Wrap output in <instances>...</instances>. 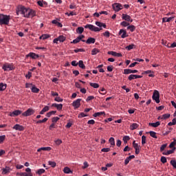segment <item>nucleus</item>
<instances>
[{
	"label": "nucleus",
	"mask_w": 176,
	"mask_h": 176,
	"mask_svg": "<svg viewBox=\"0 0 176 176\" xmlns=\"http://www.w3.org/2000/svg\"><path fill=\"white\" fill-rule=\"evenodd\" d=\"M23 14L24 17L26 18H33L36 15V12L34 10L31 8H26L24 6H20L16 10V14Z\"/></svg>",
	"instance_id": "1"
},
{
	"label": "nucleus",
	"mask_w": 176,
	"mask_h": 176,
	"mask_svg": "<svg viewBox=\"0 0 176 176\" xmlns=\"http://www.w3.org/2000/svg\"><path fill=\"white\" fill-rule=\"evenodd\" d=\"M10 16L0 14V25H8L10 24Z\"/></svg>",
	"instance_id": "2"
},
{
	"label": "nucleus",
	"mask_w": 176,
	"mask_h": 176,
	"mask_svg": "<svg viewBox=\"0 0 176 176\" xmlns=\"http://www.w3.org/2000/svg\"><path fill=\"white\" fill-rule=\"evenodd\" d=\"M85 28L93 31L94 32H99L100 31L102 30V28H99L91 24H87L86 25H85Z\"/></svg>",
	"instance_id": "3"
},
{
	"label": "nucleus",
	"mask_w": 176,
	"mask_h": 176,
	"mask_svg": "<svg viewBox=\"0 0 176 176\" xmlns=\"http://www.w3.org/2000/svg\"><path fill=\"white\" fill-rule=\"evenodd\" d=\"M151 98L153 99V100L155 101L156 103H160V94L159 93V91L157 90L154 91Z\"/></svg>",
	"instance_id": "4"
},
{
	"label": "nucleus",
	"mask_w": 176,
	"mask_h": 176,
	"mask_svg": "<svg viewBox=\"0 0 176 176\" xmlns=\"http://www.w3.org/2000/svg\"><path fill=\"white\" fill-rule=\"evenodd\" d=\"M2 69L5 72H10L14 69V66L12 63H5L2 66Z\"/></svg>",
	"instance_id": "5"
},
{
	"label": "nucleus",
	"mask_w": 176,
	"mask_h": 176,
	"mask_svg": "<svg viewBox=\"0 0 176 176\" xmlns=\"http://www.w3.org/2000/svg\"><path fill=\"white\" fill-rule=\"evenodd\" d=\"M34 113H35V111L33 109H28L26 110V111L22 113V116L23 117L31 116L32 115H34Z\"/></svg>",
	"instance_id": "6"
},
{
	"label": "nucleus",
	"mask_w": 176,
	"mask_h": 176,
	"mask_svg": "<svg viewBox=\"0 0 176 176\" xmlns=\"http://www.w3.org/2000/svg\"><path fill=\"white\" fill-rule=\"evenodd\" d=\"M112 7L113 10H114L116 12H118L123 9V6L120 4L119 3H115L112 5Z\"/></svg>",
	"instance_id": "7"
},
{
	"label": "nucleus",
	"mask_w": 176,
	"mask_h": 176,
	"mask_svg": "<svg viewBox=\"0 0 176 176\" xmlns=\"http://www.w3.org/2000/svg\"><path fill=\"white\" fill-rule=\"evenodd\" d=\"M26 173H16V175L20 176H33V174L31 173V168H27Z\"/></svg>",
	"instance_id": "8"
},
{
	"label": "nucleus",
	"mask_w": 176,
	"mask_h": 176,
	"mask_svg": "<svg viewBox=\"0 0 176 176\" xmlns=\"http://www.w3.org/2000/svg\"><path fill=\"white\" fill-rule=\"evenodd\" d=\"M122 19L123 21H126V22L133 23V19H131V16L126 14H122Z\"/></svg>",
	"instance_id": "9"
},
{
	"label": "nucleus",
	"mask_w": 176,
	"mask_h": 176,
	"mask_svg": "<svg viewBox=\"0 0 176 176\" xmlns=\"http://www.w3.org/2000/svg\"><path fill=\"white\" fill-rule=\"evenodd\" d=\"M21 114H23V111L21 110H14L13 112L10 113V116L15 117Z\"/></svg>",
	"instance_id": "10"
},
{
	"label": "nucleus",
	"mask_w": 176,
	"mask_h": 176,
	"mask_svg": "<svg viewBox=\"0 0 176 176\" xmlns=\"http://www.w3.org/2000/svg\"><path fill=\"white\" fill-rule=\"evenodd\" d=\"M138 73V70L134 69V70H131V69H123V74L124 75H128L130 74H136Z\"/></svg>",
	"instance_id": "11"
},
{
	"label": "nucleus",
	"mask_w": 176,
	"mask_h": 176,
	"mask_svg": "<svg viewBox=\"0 0 176 176\" xmlns=\"http://www.w3.org/2000/svg\"><path fill=\"white\" fill-rule=\"evenodd\" d=\"M13 129L15 131H23V130H25V128H23V126H21L19 124H16L14 125Z\"/></svg>",
	"instance_id": "12"
},
{
	"label": "nucleus",
	"mask_w": 176,
	"mask_h": 176,
	"mask_svg": "<svg viewBox=\"0 0 176 176\" xmlns=\"http://www.w3.org/2000/svg\"><path fill=\"white\" fill-rule=\"evenodd\" d=\"M142 78V76H139L136 74H131L129 76H128V80H133L135 79L141 78Z\"/></svg>",
	"instance_id": "13"
},
{
	"label": "nucleus",
	"mask_w": 176,
	"mask_h": 176,
	"mask_svg": "<svg viewBox=\"0 0 176 176\" xmlns=\"http://www.w3.org/2000/svg\"><path fill=\"white\" fill-rule=\"evenodd\" d=\"M119 36H121V38H122L128 37L127 32H126V30H120Z\"/></svg>",
	"instance_id": "14"
},
{
	"label": "nucleus",
	"mask_w": 176,
	"mask_h": 176,
	"mask_svg": "<svg viewBox=\"0 0 176 176\" xmlns=\"http://www.w3.org/2000/svg\"><path fill=\"white\" fill-rule=\"evenodd\" d=\"M108 54L111 55V56H115V57H121V56H122V54H121V53H117L114 51L108 52Z\"/></svg>",
	"instance_id": "15"
},
{
	"label": "nucleus",
	"mask_w": 176,
	"mask_h": 176,
	"mask_svg": "<svg viewBox=\"0 0 176 176\" xmlns=\"http://www.w3.org/2000/svg\"><path fill=\"white\" fill-rule=\"evenodd\" d=\"M52 107H53L54 108H56L58 111L63 110V104L54 103V104H52Z\"/></svg>",
	"instance_id": "16"
},
{
	"label": "nucleus",
	"mask_w": 176,
	"mask_h": 176,
	"mask_svg": "<svg viewBox=\"0 0 176 176\" xmlns=\"http://www.w3.org/2000/svg\"><path fill=\"white\" fill-rule=\"evenodd\" d=\"M80 101H81V99H78L76 100H74V102H73V107H74L75 109H78L80 107Z\"/></svg>",
	"instance_id": "17"
},
{
	"label": "nucleus",
	"mask_w": 176,
	"mask_h": 176,
	"mask_svg": "<svg viewBox=\"0 0 176 176\" xmlns=\"http://www.w3.org/2000/svg\"><path fill=\"white\" fill-rule=\"evenodd\" d=\"M27 57H30L33 59H36L39 58V55L35 54V53L30 52V54H27Z\"/></svg>",
	"instance_id": "18"
},
{
	"label": "nucleus",
	"mask_w": 176,
	"mask_h": 176,
	"mask_svg": "<svg viewBox=\"0 0 176 176\" xmlns=\"http://www.w3.org/2000/svg\"><path fill=\"white\" fill-rule=\"evenodd\" d=\"M96 43V38H88V39H87L86 43L88 45H91V44H94Z\"/></svg>",
	"instance_id": "19"
},
{
	"label": "nucleus",
	"mask_w": 176,
	"mask_h": 176,
	"mask_svg": "<svg viewBox=\"0 0 176 176\" xmlns=\"http://www.w3.org/2000/svg\"><path fill=\"white\" fill-rule=\"evenodd\" d=\"M175 150H176V148L174 147L173 148H172V150H169V151H168L167 152H164V153H162V154H163L164 155H170V154L174 153V151H175Z\"/></svg>",
	"instance_id": "20"
},
{
	"label": "nucleus",
	"mask_w": 176,
	"mask_h": 176,
	"mask_svg": "<svg viewBox=\"0 0 176 176\" xmlns=\"http://www.w3.org/2000/svg\"><path fill=\"white\" fill-rule=\"evenodd\" d=\"M54 40H58V41H59L60 43H63L65 41H66V37H65L63 35H60V36H58V37L57 38H54Z\"/></svg>",
	"instance_id": "21"
},
{
	"label": "nucleus",
	"mask_w": 176,
	"mask_h": 176,
	"mask_svg": "<svg viewBox=\"0 0 176 176\" xmlns=\"http://www.w3.org/2000/svg\"><path fill=\"white\" fill-rule=\"evenodd\" d=\"M51 147H41L38 149V152H41V151H51Z\"/></svg>",
	"instance_id": "22"
},
{
	"label": "nucleus",
	"mask_w": 176,
	"mask_h": 176,
	"mask_svg": "<svg viewBox=\"0 0 176 176\" xmlns=\"http://www.w3.org/2000/svg\"><path fill=\"white\" fill-rule=\"evenodd\" d=\"M174 19V17H164L162 19V22L163 23H169L172 21V19Z\"/></svg>",
	"instance_id": "23"
},
{
	"label": "nucleus",
	"mask_w": 176,
	"mask_h": 176,
	"mask_svg": "<svg viewBox=\"0 0 176 176\" xmlns=\"http://www.w3.org/2000/svg\"><path fill=\"white\" fill-rule=\"evenodd\" d=\"M95 25H98L100 28H102V27H103V28H107V25H106L105 23H102L99 22V21L95 22Z\"/></svg>",
	"instance_id": "24"
},
{
	"label": "nucleus",
	"mask_w": 176,
	"mask_h": 176,
	"mask_svg": "<svg viewBox=\"0 0 176 176\" xmlns=\"http://www.w3.org/2000/svg\"><path fill=\"white\" fill-rule=\"evenodd\" d=\"M52 24H55V25L58 26V28H63V24L60 23L58 22L57 20H53L52 21Z\"/></svg>",
	"instance_id": "25"
},
{
	"label": "nucleus",
	"mask_w": 176,
	"mask_h": 176,
	"mask_svg": "<svg viewBox=\"0 0 176 176\" xmlns=\"http://www.w3.org/2000/svg\"><path fill=\"white\" fill-rule=\"evenodd\" d=\"M50 37H51V36L50 34H42L40 36V39L46 40V39H48V38H50Z\"/></svg>",
	"instance_id": "26"
},
{
	"label": "nucleus",
	"mask_w": 176,
	"mask_h": 176,
	"mask_svg": "<svg viewBox=\"0 0 176 176\" xmlns=\"http://www.w3.org/2000/svg\"><path fill=\"white\" fill-rule=\"evenodd\" d=\"M104 111H102V112H96L94 114H93V116L94 118H97L101 116H104Z\"/></svg>",
	"instance_id": "27"
},
{
	"label": "nucleus",
	"mask_w": 176,
	"mask_h": 176,
	"mask_svg": "<svg viewBox=\"0 0 176 176\" xmlns=\"http://www.w3.org/2000/svg\"><path fill=\"white\" fill-rule=\"evenodd\" d=\"M139 127V124H136V123H133L131 125V131H134L136 129H138Z\"/></svg>",
	"instance_id": "28"
},
{
	"label": "nucleus",
	"mask_w": 176,
	"mask_h": 176,
	"mask_svg": "<svg viewBox=\"0 0 176 176\" xmlns=\"http://www.w3.org/2000/svg\"><path fill=\"white\" fill-rule=\"evenodd\" d=\"M149 126H151V127H158L160 126V122H156L155 123H149Z\"/></svg>",
	"instance_id": "29"
},
{
	"label": "nucleus",
	"mask_w": 176,
	"mask_h": 176,
	"mask_svg": "<svg viewBox=\"0 0 176 176\" xmlns=\"http://www.w3.org/2000/svg\"><path fill=\"white\" fill-rule=\"evenodd\" d=\"M129 140H131V138L128 135H124L122 138V141L124 144H127V142H128V141H129Z\"/></svg>",
	"instance_id": "30"
},
{
	"label": "nucleus",
	"mask_w": 176,
	"mask_h": 176,
	"mask_svg": "<svg viewBox=\"0 0 176 176\" xmlns=\"http://www.w3.org/2000/svg\"><path fill=\"white\" fill-rule=\"evenodd\" d=\"M126 30H130L131 32H133L135 30V26H134L133 25H131L126 27Z\"/></svg>",
	"instance_id": "31"
},
{
	"label": "nucleus",
	"mask_w": 176,
	"mask_h": 176,
	"mask_svg": "<svg viewBox=\"0 0 176 176\" xmlns=\"http://www.w3.org/2000/svg\"><path fill=\"white\" fill-rule=\"evenodd\" d=\"M7 85L3 83H0V91H3L6 89Z\"/></svg>",
	"instance_id": "32"
},
{
	"label": "nucleus",
	"mask_w": 176,
	"mask_h": 176,
	"mask_svg": "<svg viewBox=\"0 0 176 176\" xmlns=\"http://www.w3.org/2000/svg\"><path fill=\"white\" fill-rule=\"evenodd\" d=\"M100 52V50H98L97 48H94L91 50V55L92 56H96Z\"/></svg>",
	"instance_id": "33"
},
{
	"label": "nucleus",
	"mask_w": 176,
	"mask_h": 176,
	"mask_svg": "<svg viewBox=\"0 0 176 176\" xmlns=\"http://www.w3.org/2000/svg\"><path fill=\"white\" fill-rule=\"evenodd\" d=\"M89 85L94 89H98L100 87V85L98 83L89 82Z\"/></svg>",
	"instance_id": "34"
},
{
	"label": "nucleus",
	"mask_w": 176,
	"mask_h": 176,
	"mask_svg": "<svg viewBox=\"0 0 176 176\" xmlns=\"http://www.w3.org/2000/svg\"><path fill=\"white\" fill-rule=\"evenodd\" d=\"M63 173H65V174H71L72 171L69 168L65 167V168H63Z\"/></svg>",
	"instance_id": "35"
},
{
	"label": "nucleus",
	"mask_w": 176,
	"mask_h": 176,
	"mask_svg": "<svg viewBox=\"0 0 176 176\" xmlns=\"http://www.w3.org/2000/svg\"><path fill=\"white\" fill-rule=\"evenodd\" d=\"M78 67L81 68V69H85L86 66H85V65L83 64V61L82 60H80L78 61Z\"/></svg>",
	"instance_id": "36"
},
{
	"label": "nucleus",
	"mask_w": 176,
	"mask_h": 176,
	"mask_svg": "<svg viewBox=\"0 0 176 176\" xmlns=\"http://www.w3.org/2000/svg\"><path fill=\"white\" fill-rule=\"evenodd\" d=\"M56 113V111H52L50 112L47 113L46 116L47 118H51L52 115H55Z\"/></svg>",
	"instance_id": "37"
},
{
	"label": "nucleus",
	"mask_w": 176,
	"mask_h": 176,
	"mask_svg": "<svg viewBox=\"0 0 176 176\" xmlns=\"http://www.w3.org/2000/svg\"><path fill=\"white\" fill-rule=\"evenodd\" d=\"M149 135H151V138H153L154 139L157 138V137L156 136V133L153 131H149Z\"/></svg>",
	"instance_id": "38"
},
{
	"label": "nucleus",
	"mask_w": 176,
	"mask_h": 176,
	"mask_svg": "<svg viewBox=\"0 0 176 176\" xmlns=\"http://www.w3.org/2000/svg\"><path fill=\"white\" fill-rule=\"evenodd\" d=\"M31 90H32V92L33 93H35V94L39 93V89L35 87V86L32 87Z\"/></svg>",
	"instance_id": "39"
},
{
	"label": "nucleus",
	"mask_w": 176,
	"mask_h": 176,
	"mask_svg": "<svg viewBox=\"0 0 176 176\" xmlns=\"http://www.w3.org/2000/svg\"><path fill=\"white\" fill-rule=\"evenodd\" d=\"M8 173H10V168L6 167L5 168H2V173L6 175Z\"/></svg>",
	"instance_id": "40"
},
{
	"label": "nucleus",
	"mask_w": 176,
	"mask_h": 176,
	"mask_svg": "<svg viewBox=\"0 0 176 176\" xmlns=\"http://www.w3.org/2000/svg\"><path fill=\"white\" fill-rule=\"evenodd\" d=\"M174 142H172L170 144H169V148H175V146L176 145V140L173 139Z\"/></svg>",
	"instance_id": "41"
},
{
	"label": "nucleus",
	"mask_w": 176,
	"mask_h": 176,
	"mask_svg": "<svg viewBox=\"0 0 176 176\" xmlns=\"http://www.w3.org/2000/svg\"><path fill=\"white\" fill-rule=\"evenodd\" d=\"M133 148H134V149H140V148L138 143H135V140L133 141Z\"/></svg>",
	"instance_id": "42"
},
{
	"label": "nucleus",
	"mask_w": 176,
	"mask_h": 176,
	"mask_svg": "<svg viewBox=\"0 0 176 176\" xmlns=\"http://www.w3.org/2000/svg\"><path fill=\"white\" fill-rule=\"evenodd\" d=\"M48 165L52 166V168H55V166H56V163H55V162L48 161Z\"/></svg>",
	"instance_id": "43"
},
{
	"label": "nucleus",
	"mask_w": 176,
	"mask_h": 176,
	"mask_svg": "<svg viewBox=\"0 0 176 176\" xmlns=\"http://www.w3.org/2000/svg\"><path fill=\"white\" fill-rule=\"evenodd\" d=\"M135 47V45L134 44H131V45L126 46V50L129 51V50H133Z\"/></svg>",
	"instance_id": "44"
},
{
	"label": "nucleus",
	"mask_w": 176,
	"mask_h": 176,
	"mask_svg": "<svg viewBox=\"0 0 176 176\" xmlns=\"http://www.w3.org/2000/svg\"><path fill=\"white\" fill-rule=\"evenodd\" d=\"M129 25H130L129 23L126 22V21H122V22H121V23H120V25H121L122 27H127Z\"/></svg>",
	"instance_id": "45"
},
{
	"label": "nucleus",
	"mask_w": 176,
	"mask_h": 176,
	"mask_svg": "<svg viewBox=\"0 0 176 176\" xmlns=\"http://www.w3.org/2000/svg\"><path fill=\"white\" fill-rule=\"evenodd\" d=\"M170 117V114L166 113V114H164L162 115V116H161V119H168Z\"/></svg>",
	"instance_id": "46"
},
{
	"label": "nucleus",
	"mask_w": 176,
	"mask_h": 176,
	"mask_svg": "<svg viewBox=\"0 0 176 176\" xmlns=\"http://www.w3.org/2000/svg\"><path fill=\"white\" fill-rule=\"evenodd\" d=\"M76 32H78V34H82L83 32V28L82 27H78V29H76Z\"/></svg>",
	"instance_id": "47"
},
{
	"label": "nucleus",
	"mask_w": 176,
	"mask_h": 176,
	"mask_svg": "<svg viewBox=\"0 0 176 176\" xmlns=\"http://www.w3.org/2000/svg\"><path fill=\"white\" fill-rule=\"evenodd\" d=\"M43 173H45V169L43 168L38 169V171L36 172V174H38V175H41Z\"/></svg>",
	"instance_id": "48"
},
{
	"label": "nucleus",
	"mask_w": 176,
	"mask_h": 176,
	"mask_svg": "<svg viewBox=\"0 0 176 176\" xmlns=\"http://www.w3.org/2000/svg\"><path fill=\"white\" fill-rule=\"evenodd\" d=\"M103 36L106 37V38H109V36H111V33H109V31H106L104 32H103Z\"/></svg>",
	"instance_id": "49"
},
{
	"label": "nucleus",
	"mask_w": 176,
	"mask_h": 176,
	"mask_svg": "<svg viewBox=\"0 0 176 176\" xmlns=\"http://www.w3.org/2000/svg\"><path fill=\"white\" fill-rule=\"evenodd\" d=\"M54 101L55 102H62L63 101V100L60 98V97H55V98H54Z\"/></svg>",
	"instance_id": "50"
},
{
	"label": "nucleus",
	"mask_w": 176,
	"mask_h": 176,
	"mask_svg": "<svg viewBox=\"0 0 176 176\" xmlns=\"http://www.w3.org/2000/svg\"><path fill=\"white\" fill-rule=\"evenodd\" d=\"M170 165H172L173 168H176V160H170Z\"/></svg>",
	"instance_id": "51"
},
{
	"label": "nucleus",
	"mask_w": 176,
	"mask_h": 176,
	"mask_svg": "<svg viewBox=\"0 0 176 176\" xmlns=\"http://www.w3.org/2000/svg\"><path fill=\"white\" fill-rule=\"evenodd\" d=\"M109 143L111 144V146L116 145V142L113 138H109Z\"/></svg>",
	"instance_id": "52"
},
{
	"label": "nucleus",
	"mask_w": 176,
	"mask_h": 176,
	"mask_svg": "<svg viewBox=\"0 0 176 176\" xmlns=\"http://www.w3.org/2000/svg\"><path fill=\"white\" fill-rule=\"evenodd\" d=\"M167 147V144H162L160 148V151L162 152Z\"/></svg>",
	"instance_id": "53"
},
{
	"label": "nucleus",
	"mask_w": 176,
	"mask_h": 176,
	"mask_svg": "<svg viewBox=\"0 0 176 176\" xmlns=\"http://www.w3.org/2000/svg\"><path fill=\"white\" fill-rule=\"evenodd\" d=\"M81 41L80 38H75L73 41L70 42V43L76 44L78 43Z\"/></svg>",
	"instance_id": "54"
},
{
	"label": "nucleus",
	"mask_w": 176,
	"mask_h": 176,
	"mask_svg": "<svg viewBox=\"0 0 176 176\" xmlns=\"http://www.w3.org/2000/svg\"><path fill=\"white\" fill-rule=\"evenodd\" d=\"M5 139H6V135H3L0 136V144H2L3 141H5Z\"/></svg>",
	"instance_id": "55"
},
{
	"label": "nucleus",
	"mask_w": 176,
	"mask_h": 176,
	"mask_svg": "<svg viewBox=\"0 0 176 176\" xmlns=\"http://www.w3.org/2000/svg\"><path fill=\"white\" fill-rule=\"evenodd\" d=\"M87 115L85 114L83 112H81V113L78 114V118H82L87 117Z\"/></svg>",
	"instance_id": "56"
},
{
	"label": "nucleus",
	"mask_w": 176,
	"mask_h": 176,
	"mask_svg": "<svg viewBox=\"0 0 176 176\" xmlns=\"http://www.w3.org/2000/svg\"><path fill=\"white\" fill-rule=\"evenodd\" d=\"M58 120H60L58 117H54L52 118V122L56 123L58 121Z\"/></svg>",
	"instance_id": "57"
},
{
	"label": "nucleus",
	"mask_w": 176,
	"mask_h": 176,
	"mask_svg": "<svg viewBox=\"0 0 176 176\" xmlns=\"http://www.w3.org/2000/svg\"><path fill=\"white\" fill-rule=\"evenodd\" d=\"M50 94H51L52 96H53V97H58V93L54 92V91H52L50 92Z\"/></svg>",
	"instance_id": "58"
},
{
	"label": "nucleus",
	"mask_w": 176,
	"mask_h": 176,
	"mask_svg": "<svg viewBox=\"0 0 176 176\" xmlns=\"http://www.w3.org/2000/svg\"><path fill=\"white\" fill-rule=\"evenodd\" d=\"M161 162H162V164H166L167 162L166 157H161Z\"/></svg>",
	"instance_id": "59"
},
{
	"label": "nucleus",
	"mask_w": 176,
	"mask_h": 176,
	"mask_svg": "<svg viewBox=\"0 0 176 176\" xmlns=\"http://www.w3.org/2000/svg\"><path fill=\"white\" fill-rule=\"evenodd\" d=\"M109 151H111V148H104L101 149V152L107 153Z\"/></svg>",
	"instance_id": "60"
},
{
	"label": "nucleus",
	"mask_w": 176,
	"mask_h": 176,
	"mask_svg": "<svg viewBox=\"0 0 176 176\" xmlns=\"http://www.w3.org/2000/svg\"><path fill=\"white\" fill-rule=\"evenodd\" d=\"M85 52V50L81 49V48L77 49V50H74V52H75L76 54L78 53V52Z\"/></svg>",
	"instance_id": "61"
},
{
	"label": "nucleus",
	"mask_w": 176,
	"mask_h": 176,
	"mask_svg": "<svg viewBox=\"0 0 176 176\" xmlns=\"http://www.w3.org/2000/svg\"><path fill=\"white\" fill-rule=\"evenodd\" d=\"M94 99V96H88L87 97L86 102L91 101V100Z\"/></svg>",
	"instance_id": "62"
},
{
	"label": "nucleus",
	"mask_w": 176,
	"mask_h": 176,
	"mask_svg": "<svg viewBox=\"0 0 176 176\" xmlns=\"http://www.w3.org/2000/svg\"><path fill=\"white\" fill-rule=\"evenodd\" d=\"M142 145L146 144V136H144V135H142Z\"/></svg>",
	"instance_id": "63"
},
{
	"label": "nucleus",
	"mask_w": 176,
	"mask_h": 176,
	"mask_svg": "<svg viewBox=\"0 0 176 176\" xmlns=\"http://www.w3.org/2000/svg\"><path fill=\"white\" fill-rule=\"evenodd\" d=\"M176 47V43H173L170 46L168 45V48H174Z\"/></svg>",
	"instance_id": "64"
}]
</instances>
